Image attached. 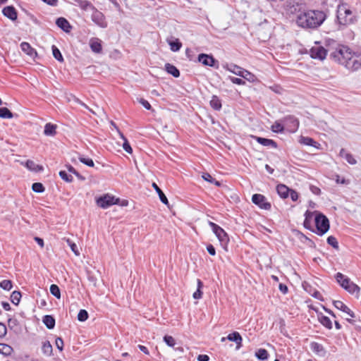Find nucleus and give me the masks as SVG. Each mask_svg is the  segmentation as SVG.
<instances>
[{
  "instance_id": "ea45409f",
  "label": "nucleus",
  "mask_w": 361,
  "mask_h": 361,
  "mask_svg": "<svg viewBox=\"0 0 361 361\" xmlns=\"http://www.w3.org/2000/svg\"><path fill=\"white\" fill-rule=\"evenodd\" d=\"M51 49L54 57L60 62L63 61V57L60 50L55 45H53Z\"/></svg>"
},
{
  "instance_id": "79ce46f5",
  "label": "nucleus",
  "mask_w": 361,
  "mask_h": 361,
  "mask_svg": "<svg viewBox=\"0 0 361 361\" xmlns=\"http://www.w3.org/2000/svg\"><path fill=\"white\" fill-rule=\"evenodd\" d=\"M78 6L84 11H87L90 8H93L92 4L87 0H79Z\"/></svg>"
},
{
  "instance_id": "6ab92c4d",
  "label": "nucleus",
  "mask_w": 361,
  "mask_h": 361,
  "mask_svg": "<svg viewBox=\"0 0 361 361\" xmlns=\"http://www.w3.org/2000/svg\"><path fill=\"white\" fill-rule=\"evenodd\" d=\"M276 191L281 198L286 199L288 197L290 189L286 185L279 184L276 186Z\"/></svg>"
},
{
  "instance_id": "6e6552de",
  "label": "nucleus",
  "mask_w": 361,
  "mask_h": 361,
  "mask_svg": "<svg viewBox=\"0 0 361 361\" xmlns=\"http://www.w3.org/2000/svg\"><path fill=\"white\" fill-rule=\"evenodd\" d=\"M252 202L259 208L269 210L271 207V204L267 201V198L261 194H255L252 197Z\"/></svg>"
},
{
  "instance_id": "e2e57ef3",
  "label": "nucleus",
  "mask_w": 361,
  "mask_h": 361,
  "mask_svg": "<svg viewBox=\"0 0 361 361\" xmlns=\"http://www.w3.org/2000/svg\"><path fill=\"white\" fill-rule=\"evenodd\" d=\"M289 195L293 201H296L298 199V193L292 189H290V191L289 192Z\"/></svg>"
},
{
  "instance_id": "6e6d98bb",
  "label": "nucleus",
  "mask_w": 361,
  "mask_h": 361,
  "mask_svg": "<svg viewBox=\"0 0 361 361\" xmlns=\"http://www.w3.org/2000/svg\"><path fill=\"white\" fill-rule=\"evenodd\" d=\"M67 242H68V245L70 246L71 250L75 253V255L77 256L80 255V252L78 250L77 245L71 241L70 240H68Z\"/></svg>"
},
{
  "instance_id": "cd10ccee",
  "label": "nucleus",
  "mask_w": 361,
  "mask_h": 361,
  "mask_svg": "<svg viewBox=\"0 0 361 361\" xmlns=\"http://www.w3.org/2000/svg\"><path fill=\"white\" fill-rule=\"evenodd\" d=\"M240 77H242L244 79H245L247 81L251 82H253L257 80V78L254 74H252V73H250V71H248L244 68H243V71H241Z\"/></svg>"
},
{
  "instance_id": "a19ab883",
  "label": "nucleus",
  "mask_w": 361,
  "mask_h": 361,
  "mask_svg": "<svg viewBox=\"0 0 361 361\" xmlns=\"http://www.w3.org/2000/svg\"><path fill=\"white\" fill-rule=\"evenodd\" d=\"M50 292L51 293L55 296L56 298H61V291L59 286L56 284H52L50 286Z\"/></svg>"
},
{
  "instance_id": "72a5a7b5",
  "label": "nucleus",
  "mask_w": 361,
  "mask_h": 361,
  "mask_svg": "<svg viewBox=\"0 0 361 361\" xmlns=\"http://www.w3.org/2000/svg\"><path fill=\"white\" fill-rule=\"evenodd\" d=\"M118 133H119L120 137H121L123 140V141H124V142H123V149H124L126 152H128V153H129V154H131V153L133 152V149H132V147H130V144H129V142H128V140L126 138V137L123 135V134L121 131H119L118 130Z\"/></svg>"
},
{
  "instance_id": "1a4fd4ad",
  "label": "nucleus",
  "mask_w": 361,
  "mask_h": 361,
  "mask_svg": "<svg viewBox=\"0 0 361 361\" xmlns=\"http://www.w3.org/2000/svg\"><path fill=\"white\" fill-rule=\"evenodd\" d=\"M310 54L312 59L324 60L327 51L322 46L317 44L311 48Z\"/></svg>"
},
{
  "instance_id": "423d86ee",
  "label": "nucleus",
  "mask_w": 361,
  "mask_h": 361,
  "mask_svg": "<svg viewBox=\"0 0 361 361\" xmlns=\"http://www.w3.org/2000/svg\"><path fill=\"white\" fill-rule=\"evenodd\" d=\"M209 225L221 243H226L228 240L227 233L221 227L212 221H209Z\"/></svg>"
},
{
  "instance_id": "052dcab7",
  "label": "nucleus",
  "mask_w": 361,
  "mask_h": 361,
  "mask_svg": "<svg viewBox=\"0 0 361 361\" xmlns=\"http://www.w3.org/2000/svg\"><path fill=\"white\" fill-rule=\"evenodd\" d=\"M7 333V329L4 323L0 322V338H3Z\"/></svg>"
},
{
  "instance_id": "393cba45",
  "label": "nucleus",
  "mask_w": 361,
  "mask_h": 361,
  "mask_svg": "<svg viewBox=\"0 0 361 361\" xmlns=\"http://www.w3.org/2000/svg\"><path fill=\"white\" fill-rule=\"evenodd\" d=\"M25 166L30 171H35V172H38V171H41L43 170V167L42 166H39L37 164H35L33 161L32 160H27L26 162H25Z\"/></svg>"
},
{
  "instance_id": "20e7f679",
  "label": "nucleus",
  "mask_w": 361,
  "mask_h": 361,
  "mask_svg": "<svg viewBox=\"0 0 361 361\" xmlns=\"http://www.w3.org/2000/svg\"><path fill=\"white\" fill-rule=\"evenodd\" d=\"M314 221L318 235H322L329 231V221L325 215L319 213L315 216Z\"/></svg>"
},
{
  "instance_id": "7c9ffc66",
  "label": "nucleus",
  "mask_w": 361,
  "mask_h": 361,
  "mask_svg": "<svg viewBox=\"0 0 361 361\" xmlns=\"http://www.w3.org/2000/svg\"><path fill=\"white\" fill-rule=\"evenodd\" d=\"M345 290L351 294L356 293L357 297L359 296V293L360 292V288L353 282L350 283L347 288L345 287Z\"/></svg>"
},
{
  "instance_id": "bb28decb",
  "label": "nucleus",
  "mask_w": 361,
  "mask_h": 361,
  "mask_svg": "<svg viewBox=\"0 0 361 361\" xmlns=\"http://www.w3.org/2000/svg\"><path fill=\"white\" fill-rule=\"evenodd\" d=\"M318 319L319 322L328 329H332V322L331 319L324 315H319Z\"/></svg>"
},
{
  "instance_id": "c756f323",
  "label": "nucleus",
  "mask_w": 361,
  "mask_h": 361,
  "mask_svg": "<svg viewBox=\"0 0 361 361\" xmlns=\"http://www.w3.org/2000/svg\"><path fill=\"white\" fill-rule=\"evenodd\" d=\"M210 105L214 110H220L221 109V102L218 97L214 95L210 101Z\"/></svg>"
},
{
  "instance_id": "c9c22d12",
  "label": "nucleus",
  "mask_w": 361,
  "mask_h": 361,
  "mask_svg": "<svg viewBox=\"0 0 361 361\" xmlns=\"http://www.w3.org/2000/svg\"><path fill=\"white\" fill-rule=\"evenodd\" d=\"M271 130L274 133H283L285 130L284 123L279 121H276L271 128Z\"/></svg>"
},
{
  "instance_id": "4be33fe9",
  "label": "nucleus",
  "mask_w": 361,
  "mask_h": 361,
  "mask_svg": "<svg viewBox=\"0 0 361 361\" xmlns=\"http://www.w3.org/2000/svg\"><path fill=\"white\" fill-rule=\"evenodd\" d=\"M165 70L169 74L172 75L174 78H178L180 76L179 70L171 63H167L165 64Z\"/></svg>"
},
{
  "instance_id": "f03ea898",
  "label": "nucleus",
  "mask_w": 361,
  "mask_h": 361,
  "mask_svg": "<svg viewBox=\"0 0 361 361\" xmlns=\"http://www.w3.org/2000/svg\"><path fill=\"white\" fill-rule=\"evenodd\" d=\"M326 16L324 12L318 10H309L298 14L296 23L305 29L319 27L325 20Z\"/></svg>"
},
{
  "instance_id": "09e8293b",
  "label": "nucleus",
  "mask_w": 361,
  "mask_h": 361,
  "mask_svg": "<svg viewBox=\"0 0 361 361\" xmlns=\"http://www.w3.org/2000/svg\"><path fill=\"white\" fill-rule=\"evenodd\" d=\"M88 318V313L85 310H80L78 314V319L80 322H85Z\"/></svg>"
},
{
  "instance_id": "f257e3e1",
  "label": "nucleus",
  "mask_w": 361,
  "mask_h": 361,
  "mask_svg": "<svg viewBox=\"0 0 361 361\" xmlns=\"http://www.w3.org/2000/svg\"><path fill=\"white\" fill-rule=\"evenodd\" d=\"M331 56L347 69L356 71L361 67V54L353 52L347 47H342L331 53Z\"/></svg>"
},
{
  "instance_id": "4c0bfd02",
  "label": "nucleus",
  "mask_w": 361,
  "mask_h": 361,
  "mask_svg": "<svg viewBox=\"0 0 361 361\" xmlns=\"http://www.w3.org/2000/svg\"><path fill=\"white\" fill-rule=\"evenodd\" d=\"M227 70L235 74L236 75L240 76L241 71H243V68L237 65L231 64L227 66Z\"/></svg>"
},
{
  "instance_id": "49530a36",
  "label": "nucleus",
  "mask_w": 361,
  "mask_h": 361,
  "mask_svg": "<svg viewBox=\"0 0 361 361\" xmlns=\"http://www.w3.org/2000/svg\"><path fill=\"white\" fill-rule=\"evenodd\" d=\"M78 159L80 162L90 167H93L94 165L93 160L90 158H85L82 156H80Z\"/></svg>"
},
{
  "instance_id": "0eeeda50",
  "label": "nucleus",
  "mask_w": 361,
  "mask_h": 361,
  "mask_svg": "<svg viewBox=\"0 0 361 361\" xmlns=\"http://www.w3.org/2000/svg\"><path fill=\"white\" fill-rule=\"evenodd\" d=\"M118 200V199L115 200L114 196L106 194L99 197L97 200V204L99 207L103 209H106L110 206L116 204Z\"/></svg>"
},
{
  "instance_id": "a18cd8bd",
  "label": "nucleus",
  "mask_w": 361,
  "mask_h": 361,
  "mask_svg": "<svg viewBox=\"0 0 361 361\" xmlns=\"http://www.w3.org/2000/svg\"><path fill=\"white\" fill-rule=\"evenodd\" d=\"M59 176L67 183H71L73 181V177L71 175H68L66 171H61L59 172Z\"/></svg>"
},
{
  "instance_id": "4d7b16f0",
  "label": "nucleus",
  "mask_w": 361,
  "mask_h": 361,
  "mask_svg": "<svg viewBox=\"0 0 361 361\" xmlns=\"http://www.w3.org/2000/svg\"><path fill=\"white\" fill-rule=\"evenodd\" d=\"M345 159L351 165H355L357 163L356 159L350 153L346 154Z\"/></svg>"
},
{
  "instance_id": "603ef678",
  "label": "nucleus",
  "mask_w": 361,
  "mask_h": 361,
  "mask_svg": "<svg viewBox=\"0 0 361 361\" xmlns=\"http://www.w3.org/2000/svg\"><path fill=\"white\" fill-rule=\"evenodd\" d=\"M169 45L171 47V49L173 51H178L182 44L180 42L178 41H176V42H169Z\"/></svg>"
},
{
  "instance_id": "f3484780",
  "label": "nucleus",
  "mask_w": 361,
  "mask_h": 361,
  "mask_svg": "<svg viewBox=\"0 0 361 361\" xmlns=\"http://www.w3.org/2000/svg\"><path fill=\"white\" fill-rule=\"evenodd\" d=\"M90 47L94 53L99 54L102 52V47L101 40L98 38L93 37L90 40Z\"/></svg>"
},
{
  "instance_id": "aec40b11",
  "label": "nucleus",
  "mask_w": 361,
  "mask_h": 361,
  "mask_svg": "<svg viewBox=\"0 0 361 361\" xmlns=\"http://www.w3.org/2000/svg\"><path fill=\"white\" fill-rule=\"evenodd\" d=\"M256 140L257 141L258 143L261 144L263 146L271 147L273 148L277 147L276 142L273 140L264 138V137H256Z\"/></svg>"
},
{
  "instance_id": "39448f33",
  "label": "nucleus",
  "mask_w": 361,
  "mask_h": 361,
  "mask_svg": "<svg viewBox=\"0 0 361 361\" xmlns=\"http://www.w3.org/2000/svg\"><path fill=\"white\" fill-rule=\"evenodd\" d=\"M283 123H284L285 129L289 133H295L299 126L298 120L293 116H286Z\"/></svg>"
},
{
  "instance_id": "2f4dec72",
  "label": "nucleus",
  "mask_w": 361,
  "mask_h": 361,
  "mask_svg": "<svg viewBox=\"0 0 361 361\" xmlns=\"http://www.w3.org/2000/svg\"><path fill=\"white\" fill-rule=\"evenodd\" d=\"M52 345L49 343V341L44 342L42 347V353L47 355L50 356L52 354Z\"/></svg>"
},
{
  "instance_id": "dca6fc26",
  "label": "nucleus",
  "mask_w": 361,
  "mask_h": 361,
  "mask_svg": "<svg viewBox=\"0 0 361 361\" xmlns=\"http://www.w3.org/2000/svg\"><path fill=\"white\" fill-rule=\"evenodd\" d=\"M333 304L336 309L340 310L342 312L348 314L351 317H355L354 312L352 310H350V309L348 307H347L343 302L340 300H334L333 302Z\"/></svg>"
},
{
  "instance_id": "9b49d317",
  "label": "nucleus",
  "mask_w": 361,
  "mask_h": 361,
  "mask_svg": "<svg viewBox=\"0 0 361 361\" xmlns=\"http://www.w3.org/2000/svg\"><path fill=\"white\" fill-rule=\"evenodd\" d=\"M226 340L235 342L236 343V350H239L242 347L243 338L238 331L229 334L227 337H222L221 341L224 342Z\"/></svg>"
},
{
  "instance_id": "473e14b6",
  "label": "nucleus",
  "mask_w": 361,
  "mask_h": 361,
  "mask_svg": "<svg viewBox=\"0 0 361 361\" xmlns=\"http://www.w3.org/2000/svg\"><path fill=\"white\" fill-rule=\"evenodd\" d=\"M255 356L260 360H266L268 359L269 353L267 350L260 348L256 351Z\"/></svg>"
},
{
  "instance_id": "69168bd1",
  "label": "nucleus",
  "mask_w": 361,
  "mask_h": 361,
  "mask_svg": "<svg viewBox=\"0 0 361 361\" xmlns=\"http://www.w3.org/2000/svg\"><path fill=\"white\" fill-rule=\"evenodd\" d=\"M207 250L209 253V255L212 256H214L216 255L215 247L211 244L207 246Z\"/></svg>"
},
{
  "instance_id": "c85d7f7f",
  "label": "nucleus",
  "mask_w": 361,
  "mask_h": 361,
  "mask_svg": "<svg viewBox=\"0 0 361 361\" xmlns=\"http://www.w3.org/2000/svg\"><path fill=\"white\" fill-rule=\"evenodd\" d=\"M300 142L305 145L312 146L316 148L319 147V144L309 137H301Z\"/></svg>"
},
{
  "instance_id": "0e129e2a",
  "label": "nucleus",
  "mask_w": 361,
  "mask_h": 361,
  "mask_svg": "<svg viewBox=\"0 0 361 361\" xmlns=\"http://www.w3.org/2000/svg\"><path fill=\"white\" fill-rule=\"evenodd\" d=\"M139 102L146 109H147V110L151 109L152 106H151L150 104L147 100L142 98L140 99Z\"/></svg>"
},
{
  "instance_id": "774afa93",
  "label": "nucleus",
  "mask_w": 361,
  "mask_h": 361,
  "mask_svg": "<svg viewBox=\"0 0 361 361\" xmlns=\"http://www.w3.org/2000/svg\"><path fill=\"white\" fill-rule=\"evenodd\" d=\"M209 357L207 355H199L197 357L198 361H209Z\"/></svg>"
},
{
  "instance_id": "a878e982",
  "label": "nucleus",
  "mask_w": 361,
  "mask_h": 361,
  "mask_svg": "<svg viewBox=\"0 0 361 361\" xmlns=\"http://www.w3.org/2000/svg\"><path fill=\"white\" fill-rule=\"evenodd\" d=\"M152 187L154 188V190L159 195L161 202L162 203H164V204H169L168 199L166 197V195H164V193L163 192V191L159 188V186L155 183H153Z\"/></svg>"
},
{
  "instance_id": "c03bdc74",
  "label": "nucleus",
  "mask_w": 361,
  "mask_h": 361,
  "mask_svg": "<svg viewBox=\"0 0 361 361\" xmlns=\"http://www.w3.org/2000/svg\"><path fill=\"white\" fill-rule=\"evenodd\" d=\"M32 189L37 193L43 192L45 190L44 185L41 183H35L32 185Z\"/></svg>"
},
{
  "instance_id": "e433bc0d",
  "label": "nucleus",
  "mask_w": 361,
  "mask_h": 361,
  "mask_svg": "<svg viewBox=\"0 0 361 361\" xmlns=\"http://www.w3.org/2000/svg\"><path fill=\"white\" fill-rule=\"evenodd\" d=\"M13 115L12 112L6 107L0 108V118H12Z\"/></svg>"
},
{
  "instance_id": "ddd939ff",
  "label": "nucleus",
  "mask_w": 361,
  "mask_h": 361,
  "mask_svg": "<svg viewBox=\"0 0 361 361\" xmlns=\"http://www.w3.org/2000/svg\"><path fill=\"white\" fill-rule=\"evenodd\" d=\"M92 20L99 26L102 27H106V23L104 21V16L102 12L96 10L92 15Z\"/></svg>"
},
{
  "instance_id": "9d476101",
  "label": "nucleus",
  "mask_w": 361,
  "mask_h": 361,
  "mask_svg": "<svg viewBox=\"0 0 361 361\" xmlns=\"http://www.w3.org/2000/svg\"><path fill=\"white\" fill-rule=\"evenodd\" d=\"M198 61L202 63L204 66H208L218 68L219 62L212 55L206 54H200L198 56Z\"/></svg>"
},
{
  "instance_id": "13d9d810",
  "label": "nucleus",
  "mask_w": 361,
  "mask_h": 361,
  "mask_svg": "<svg viewBox=\"0 0 361 361\" xmlns=\"http://www.w3.org/2000/svg\"><path fill=\"white\" fill-rule=\"evenodd\" d=\"M55 344H56V348L60 350V351H62L63 350V341L62 340L61 338L60 337H58L56 338V341H55Z\"/></svg>"
},
{
  "instance_id": "58836bf2",
  "label": "nucleus",
  "mask_w": 361,
  "mask_h": 361,
  "mask_svg": "<svg viewBox=\"0 0 361 361\" xmlns=\"http://www.w3.org/2000/svg\"><path fill=\"white\" fill-rule=\"evenodd\" d=\"M21 298V293L20 291L15 290L11 295V301L16 305H18Z\"/></svg>"
},
{
  "instance_id": "8fccbe9b",
  "label": "nucleus",
  "mask_w": 361,
  "mask_h": 361,
  "mask_svg": "<svg viewBox=\"0 0 361 361\" xmlns=\"http://www.w3.org/2000/svg\"><path fill=\"white\" fill-rule=\"evenodd\" d=\"M327 243H328V244L331 245L334 248H336V249L338 248V243L337 239L335 237H334L332 235L329 236L327 238Z\"/></svg>"
},
{
  "instance_id": "4468645a",
  "label": "nucleus",
  "mask_w": 361,
  "mask_h": 361,
  "mask_svg": "<svg viewBox=\"0 0 361 361\" xmlns=\"http://www.w3.org/2000/svg\"><path fill=\"white\" fill-rule=\"evenodd\" d=\"M310 349L314 353L320 357H324L326 355V350L324 347L319 343L312 342L310 343Z\"/></svg>"
},
{
  "instance_id": "bf43d9fd",
  "label": "nucleus",
  "mask_w": 361,
  "mask_h": 361,
  "mask_svg": "<svg viewBox=\"0 0 361 361\" xmlns=\"http://www.w3.org/2000/svg\"><path fill=\"white\" fill-rule=\"evenodd\" d=\"M229 79L234 84H237V85H240L245 84V82L243 80H242L241 78L231 76V77H229Z\"/></svg>"
},
{
  "instance_id": "2eb2a0df",
  "label": "nucleus",
  "mask_w": 361,
  "mask_h": 361,
  "mask_svg": "<svg viewBox=\"0 0 361 361\" xmlns=\"http://www.w3.org/2000/svg\"><path fill=\"white\" fill-rule=\"evenodd\" d=\"M56 25L66 33H69L72 29L70 23L63 17H60L56 20Z\"/></svg>"
},
{
  "instance_id": "7ed1b4c3",
  "label": "nucleus",
  "mask_w": 361,
  "mask_h": 361,
  "mask_svg": "<svg viewBox=\"0 0 361 361\" xmlns=\"http://www.w3.org/2000/svg\"><path fill=\"white\" fill-rule=\"evenodd\" d=\"M336 17L340 25L347 26L357 22V18L349 8L347 4H341L337 7Z\"/></svg>"
},
{
  "instance_id": "3c124183",
  "label": "nucleus",
  "mask_w": 361,
  "mask_h": 361,
  "mask_svg": "<svg viewBox=\"0 0 361 361\" xmlns=\"http://www.w3.org/2000/svg\"><path fill=\"white\" fill-rule=\"evenodd\" d=\"M164 341L170 347H173L176 344V341L171 336H165Z\"/></svg>"
},
{
  "instance_id": "5701e85b",
  "label": "nucleus",
  "mask_w": 361,
  "mask_h": 361,
  "mask_svg": "<svg viewBox=\"0 0 361 361\" xmlns=\"http://www.w3.org/2000/svg\"><path fill=\"white\" fill-rule=\"evenodd\" d=\"M42 322L49 329H52L55 326V319L51 315L44 316Z\"/></svg>"
},
{
  "instance_id": "b1692460",
  "label": "nucleus",
  "mask_w": 361,
  "mask_h": 361,
  "mask_svg": "<svg viewBox=\"0 0 361 361\" xmlns=\"http://www.w3.org/2000/svg\"><path fill=\"white\" fill-rule=\"evenodd\" d=\"M56 125L48 123L44 126V133L47 136H54L56 133Z\"/></svg>"
},
{
  "instance_id": "680f3d73",
  "label": "nucleus",
  "mask_w": 361,
  "mask_h": 361,
  "mask_svg": "<svg viewBox=\"0 0 361 361\" xmlns=\"http://www.w3.org/2000/svg\"><path fill=\"white\" fill-rule=\"evenodd\" d=\"M202 177L204 180L207 182L213 183V182L214 181V178H212V176L208 173H204Z\"/></svg>"
},
{
  "instance_id": "37998d69",
  "label": "nucleus",
  "mask_w": 361,
  "mask_h": 361,
  "mask_svg": "<svg viewBox=\"0 0 361 361\" xmlns=\"http://www.w3.org/2000/svg\"><path fill=\"white\" fill-rule=\"evenodd\" d=\"M0 287L6 290H10L12 287V281L11 280H3L0 282Z\"/></svg>"
},
{
  "instance_id": "338daca9",
  "label": "nucleus",
  "mask_w": 361,
  "mask_h": 361,
  "mask_svg": "<svg viewBox=\"0 0 361 361\" xmlns=\"http://www.w3.org/2000/svg\"><path fill=\"white\" fill-rule=\"evenodd\" d=\"M192 296L195 299H200L202 296V292L201 289H197V290L193 293Z\"/></svg>"
},
{
  "instance_id": "5fc2aeb1",
  "label": "nucleus",
  "mask_w": 361,
  "mask_h": 361,
  "mask_svg": "<svg viewBox=\"0 0 361 361\" xmlns=\"http://www.w3.org/2000/svg\"><path fill=\"white\" fill-rule=\"evenodd\" d=\"M87 279L94 286H97V278L91 272H87Z\"/></svg>"
},
{
  "instance_id": "412c9836",
  "label": "nucleus",
  "mask_w": 361,
  "mask_h": 361,
  "mask_svg": "<svg viewBox=\"0 0 361 361\" xmlns=\"http://www.w3.org/2000/svg\"><path fill=\"white\" fill-rule=\"evenodd\" d=\"M20 48L23 52H25L31 57H34L37 55L36 51L33 48H32L30 44L27 42H22L20 44Z\"/></svg>"
},
{
  "instance_id": "de8ad7c7",
  "label": "nucleus",
  "mask_w": 361,
  "mask_h": 361,
  "mask_svg": "<svg viewBox=\"0 0 361 361\" xmlns=\"http://www.w3.org/2000/svg\"><path fill=\"white\" fill-rule=\"evenodd\" d=\"M312 214H313L312 212H310L309 211H307L305 212V221H304V223H303L304 226L305 228H308L309 226H310L311 219L312 217Z\"/></svg>"
},
{
  "instance_id": "f704fd0d",
  "label": "nucleus",
  "mask_w": 361,
  "mask_h": 361,
  "mask_svg": "<svg viewBox=\"0 0 361 361\" xmlns=\"http://www.w3.org/2000/svg\"><path fill=\"white\" fill-rule=\"evenodd\" d=\"M13 352V348L4 343H0V353L6 356L10 355Z\"/></svg>"
},
{
  "instance_id": "f8f14e48",
  "label": "nucleus",
  "mask_w": 361,
  "mask_h": 361,
  "mask_svg": "<svg viewBox=\"0 0 361 361\" xmlns=\"http://www.w3.org/2000/svg\"><path fill=\"white\" fill-rule=\"evenodd\" d=\"M2 13L8 19L14 21L17 20L18 13L16 8L13 6H8L3 8Z\"/></svg>"
},
{
  "instance_id": "a211bd4d",
  "label": "nucleus",
  "mask_w": 361,
  "mask_h": 361,
  "mask_svg": "<svg viewBox=\"0 0 361 361\" xmlns=\"http://www.w3.org/2000/svg\"><path fill=\"white\" fill-rule=\"evenodd\" d=\"M336 279L337 282L341 285L342 288L345 290V287L347 288L352 281L349 278L343 275V274L338 272L336 274Z\"/></svg>"
},
{
  "instance_id": "864d4df0",
  "label": "nucleus",
  "mask_w": 361,
  "mask_h": 361,
  "mask_svg": "<svg viewBox=\"0 0 361 361\" xmlns=\"http://www.w3.org/2000/svg\"><path fill=\"white\" fill-rule=\"evenodd\" d=\"M18 324V321L15 318H9L8 320V326L11 329H13Z\"/></svg>"
}]
</instances>
